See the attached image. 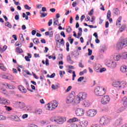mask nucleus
I'll list each match as a JSON object with an SVG mask.
<instances>
[{
	"label": "nucleus",
	"instance_id": "13",
	"mask_svg": "<svg viewBox=\"0 0 127 127\" xmlns=\"http://www.w3.org/2000/svg\"><path fill=\"white\" fill-rule=\"evenodd\" d=\"M78 95L81 100V101H84L86 100V98H87V93L85 92H80Z\"/></svg>",
	"mask_w": 127,
	"mask_h": 127
},
{
	"label": "nucleus",
	"instance_id": "21",
	"mask_svg": "<svg viewBox=\"0 0 127 127\" xmlns=\"http://www.w3.org/2000/svg\"><path fill=\"white\" fill-rule=\"evenodd\" d=\"M73 101L75 104H79V103H80V102H81L82 100L81 99L80 97H79V95H77V96H76L75 98H74Z\"/></svg>",
	"mask_w": 127,
	"mask_h": 127
},
{
	"label": "nucleus",
	"instance_id": "1",
	"mask_svg": "<svg viewBox=\"0 0 127 127\" xmlns=\"http://www.w3.org/2000/svg\"><path fill=\"white\" fill-rule=\"evenodd\" d=\"M94 93L96 96L101 97L106 94V89L102 86H97L94 89Z\"/></svg>",
	"mask_w": 127,
	"mask_h": 127
},
{
	"label": "nucleus",
	"instance_id": "12",
	"mask_svg": "<svg viewBox=\"0 0 127 127\" xmlns=\"http://www.w3.org/2000/svg\"><path fill=\"white\" fill-rule=\"evenodd\" d=\"M9 100L0 96V104L2 105H9Z\"/></svg>",
	"mask_w": 127,
	"mask_h": 127
},
{
	"label": "nucleus",
	"instance_id": "42",
	"mask_svg": "<svg viewBox=\"0 0 127 127\" xmlns=\"http://www.w3.org/2000/svg\"><path fill=\"white\" fill-rule=\"evenodd\" d=\"M66 32H67V33H70V32H72V28H71L70 26H68L66 29Z\"/></svg>",
	"mask_w": 127,
	"mask_h": 127
},
{
	"label": "nucleus",
	"instance_id": "44",
	"mask_svg": "<svg viewBox=\"0 0 127 127\" xmlns=\"http://www.w3.org/2000/svg\"><path fill=\"white\" fill-rule=\"evenodd\" d=\"M66 51H67V52H69V46H70V44H69L68 42H67L66 43Z\"/></svg>",
	"mask_w": 127,
	"mask_h": 127
},
{
	"label": "nucleus",
	"instance_id": "30",
	"mask_svg": "<svg viewBox=\"0 0 127 127\" xmlns=\"http://www.w3.org/2000/svg\"><path fill=\"white\" fill-rule=\"evenodd\" d=\"M0 70H2V71H6V68L4 67V65H3V64L0 63Z\"/></svg>",
	"mask_w": 127,
	"mask_h": 127
},
{
	"label": "nucleus",
	"instance_id": "15",
	"mask_svg": "<svg viewBox=\"0 0 127 127\" xmlns=\"http://www.w3.org/2000/svg\"><path fill=\"white\" fill-rule=\"evenodd\" d=\"M66 127H78V125H77V124L75 123L67 121Z\"/></svg>",
	"mask_w": 127,
	"mask_h": 127
},
{
	"label": "nucleus",
	"instance_id": "34",
	"mask_svg": "<svg viewBox=\"0 0 127 127\" xmlns=\"http://www.w3.org/2000/svg\"><path fill=\"white\" fill-rule=\"evenodd\" d=\"M6 48H7V46L4 45L3 46L2 49L0 48V52L1 53H3L5 50H6Z\"/></svg>",
	"mask_w": 127,
	"mask_h": 127
},
{
	"label": "nucleus",
	"instance_id": "57",
	"mask_svg": "<svg viewBox=\"0 0 127 127\" xmlns=\"http://www.w3.org/2000/svg\"><path fill=\"white\" fill-rule=\"evenodd\" d=\"M72 89V86H69L67 87V89L65 90V92H68Z\"/></svg>",
	"mask_w": 127,
	"mask_h": 127
},
{
	"label": "nucleus",
	"instance_id": "17",
	"mask_svg": "<svg viewBox=\"0 0 127 127\" xmlns=\"http://www.w3.org/2000/svg\"><path fill=\"white\" fill-rule=\"evenodd\" d=\"M127 87V83L126 81H121L120 82V87L122 89H126Z\"/></svg>",
	"mask_w": 127,
	"mask_h": 127
},
{
	"label": "nucleus",
	"instance_id": "50",
	"mask_svg": "<svg viewBox=\"0 0 127 127\" xmlns=\"http://www.w3.org/2000/svg\"><path fill=\"white\" fill-rule=\"evenodd\" d=\"M111 17V10H109L107 12V18Z\"/></svg>",
	"mask_w": 127,
	"mask_h": 127
},
{
	"label": "nucleus",
	"instance_id": "48",
	"mask_svg": "<svg viewBox=\"0 0 127 127\" xmlns=\"http://www.w3.org/2000/svg\"><path fill=\"white\" fill-rule=\"evenodd\" d=\"M53 33H54L53 31H52L49 32V37H50V38L53 37Z\"/></svg>",
	"mask_w": 127,
	"mask_h": 127
},
{
	"label": "nucleus",
	"instance_id": "10",
	"mask_svg": "<svg viewBox=\"0 0 127 127\" xmlns=\"http://www.w3.org/2000/svg\"><path fill=\"white\" fill-rule=\"evenodd\" d=\"M0 77H1L2 79H5L6 80H12V79H13L12 75L11 74L2 73L0 74Z\"/></svg>",
	"mask_w": 127,
	"mask_h": 127
},
{
	"label": "nucleus",
	"instance_id": "53",
	"mask_svg": "<svg viewBox=\"0 0 127 127\" xmlns=\"http://www.w3.org/2000/svg\"><path fill=\"white\" fill-rule=\"evenodd\" d=\"M47 9H46V7H42V10H40V11H42V12H44V11H47Z\"/></svg>",
	"mask_w": 127,
	"mask_h": 127
},
{
	"label": "nucleus",
	"instance_id": "19",
	"mask_svg": "<svg viewBox=\"0 0 127 127\" xmlns=\"http://www.w3.org/2000/svg\"><path fill=\"white\" fill-rule=\"evenodd\" d=\"M120 71H121V72L123 73H126V72H127V66L126 65L121 66Z\"/></svg>",
	"mask_w": 127,
	"mask_h": 127
},
{
	"label": "nucleus",
	"instance_id": "51",
	"mask_svg": "<svg viewBox=\"0 0 127 127\" xmlns=\"http://www.w3.org/2000/svg\"><path fill=\"white\" fill-rule=\"evenodd\" d=\"M94 13V9H91V11L88 13L89 15L90 16H91V15H93V14Z\"/></svg>",
	"mask_w": 127,
	"mask_h": 127
},
{
	"label": "nucleus",
	"instance_id": "25",
	"mask_svg": "<svg viewBox=\"0 0 127 127\" xmlns=\"http://www.w3.org/2000/svg\"><path fill=\"white\" fill-rule=\"evenodd\" d=\"M122 16H120L118 18V20L116 22V25H117V26H118L119 27H120V26H121V21L122 20Z\"/></svg>",
	"mask_w": 127,
	"mask_h": 127
},
{
	"label": "nucleus",
	"instance_id": "58",
	"mask_svg": "<svg viewBox=\"0 0 127 127\" xmlns=\"http://www.w3.org/2000/svg\"><path fill=\"white\" fill-rule=\"evenodd\" d=\"M28 117V115H27V114H24V115H22V118H23V119H26V118H27Z\"/></svg>",
	"mask_w": 127,
	"mask_h": 127
},
{
	"label": "nucleus",
	"instance_id": "55",
	"mask_svg": "<svg viewBox=\"0 0 127 127\" xmlns=\"http://www.w3.org/2000/svg\"><path fill=\"white\" fill-rule=\"evenodd\" d=\"M5 120V117L2 115H0V121Z\"/></svg>",
	"mask_w": 127,
	"mask_h": 127
},
{
	"label": "nucleus",
	"instance_id": "52",
	"mask_svg": "<svg viewBox=\"0 0 127 127\" xmlns=\"http://www.w3.org/2000/svg\"><path fill=\"white\" fill-rule=\"evenodd\" d=\"M88 56H91V55H92V50L88 49Z\"/></svg>",
	"mask_w": 127,
	"mask_h": 127
},
{
	"label": "nucleus",
	"instance_id": "28",
	"mask_svg": "<svg viewBox=\"0 0 127 127\" xmlns=\"http://www.w3.org/2000/svg\"><path fill=\"white\" fill-rule=\"evenodd\" d=\"M58 88H59V83H57L56 85L53 84L52 85V89H53V90H56L58 89Z\"/></svg>",
	"mask_w": 127,
	"mask_h": 127
},
{
	"label": "nucleus",
	"instance_id": "56",
	"mask_svg": "<svg viewBox=\"0 0 127 127\" xmlns=\"http://www.w3.org/2000/svg\"><path fill=\"white\" fill-rule=\"evenodd\" d=\"M46 66H49V60L48 59H46Z\"/></svg>",
	"mask_w": 127,
	"mask_h": 127
},
{
	"label": "nucleus",
	"instance_id": "41",
	"mask_svg": "<svg viewBox=\"0 0 127 127\" xmlns=\"http://www.w3.org/2000/svg\"><path fill=\"white\" fill-rule=\"evenodd\" d=\"M50 121H51V122H55V123H57V118L56 119L55 117H52L50 119Z\"/></svg>",
	"mask_w": 127,
	"mask_h": 127
},
{
	"label": "nucleus",
	"instance_id": "62",
	"mask_svg": "<svg viewBox=\"0 0 127 127\" xmlns=\"http://www.w3.org/2000/svg\"><path fill=\"white\" fill-rule=\"evenodd\" d=\"M15 20H19V15H16L15 16Z\"/></svg>",
	"mask_w": 127,
	"mask_h": 127
},
{
	"label": "nucleus",
	"instance_id": "5",
	"mask_svg": "<svg viewBox=\"0 0 127 127\" xmlns=\"http://www.w3.org/2000/svg\"><path fill=\"white\" fill-rule=\"evenodd\" d=\"M97 113L98 111L96 110L90 109L86 112V116L89 118H94L97 115Z\"/></svg>",
	"mask_w": 127,
	"mask_h": 127
},
{
	"label": "nucleus",
	"instance_id": "39",
	"mask_svg": "<svg viewBox=\"0 0 127 127\" xmlns=\"http://www.w3.org/2000/svg\"><path fill=\"white\" fill-rule=\"evenodd\" d=\"M114 59L116 61H119L121 59V56L120 55H116L114 58Z\"/></svg>",
	"mask_w": 127,
	"mask_h": 127
},
{
	"label": "nucleus",
	"instance_id": "47",
	"mask_svg": "<svg viewBox=\"0 0 127 127\" xmlns=\"http://www.w3.org/2000/svg\"><path fill=\"white\" fill-rule=\"evenodd\" d=\"M0 90L1 92L2 93H3V94H4V95H6V90L5 89L1 88Z\"/></svg>",
	"mask_w": 127,
	"mask_h": 127
},
{
	"label": "nucleus",
	"instance_id": "35",
	"mask_svg": "<svg viewBox=\"0 0 127 127\" xmlns=\"http://www.w3.org/2000/svg\"><path fill=\"white\" fill-rule=\"evenodd\" d=\"M40 14H41L40 17H45L48 14L47 13H43L42 11H40Z\"/></svg>",
	"mask_w": 127,
	"mask_h": 127
},
{
	"label": "nucleus",
	"instance_id": "64",
	"mask_svg": "<svg viewBox=\"0 0 127 127\" xmlns=\"http://www.w3.org/2000/svg\"><path fill=\"white\" fill-rule=\"evenodd\" d=\"M12 71H13V73L14 74H17V70H16V69L15 68H13L12 69Z\"/></svg>",
	"mask_w": 127,
	"mask_h": 127
},
{
	"label": "nucleus",
	"instance_id": "14",
	"mask_svg": "<svg viewBox=\"0 0 127 127\" xmlns=\"http://www.w3.org/2000/svg\"><path fill=\"white\" fill-rule=\"evenodd\" d=\"M10 118L15 122H20V119L16 115H11L10 116Z\"/></svg>",
	"mask_w": 127,
	"mask_h": 127
},
{
	"label": "nucleus",
	"instance_id": "18",
	"mask_svg": "<svg viewBox=\"0 0 127 127\" xmlns=\"http://www.w3.org/2000/svg\"><path fill=\"white\" fill-rule=\"evenodd\" d=\"M88 123L87 121H83L80 123L79 127H87L88 126Z\"/></svg>",
	"mask_w": 127,
	"mask_h": 127
},
{
	"label": "nucleus",
	"instance_id": "63",
	"mask_svg": "<svg viewBox=\"0 0 127 127\" xmlns=\"http://www.w3.org/2000/svg\"><path fill=\"white\" fill-rule=\"evenodd\" d=\"M127 97L125 96L123 98L122 101L123 102H124V103H125V102H127Z\"/></svg>",
	"mask_w": 127,
	"mask_h": 127
},
{
	"label": "nucleus",
	"instance_id": "2",
	"mask_svg": "<svg viewBox=\"0 0 127 127\" xmlns=\"http://www.w3.org/2000/svg\"><path fill=\"white\" fill-rule=\"evenodd\" d=\"M127 46V38L125 39L118 43L116 45V49L117 50H120V49H123L125 47Z\"/></svg>",
	"mask_w": 127,
	"mask_h": 127
},
{
	"label": "nucleus",
	"instance_id": "8",
	"mask_svg": "<svg viewBox=\"0 0 127 127\" xmlns=\"http://www.w3.org/2000/svg\"><path fill=\"white\" fill-rule=\"evenodd\" d=\"M16 104L19 106V108L24 109L23 110H24V111H28V108L27 107L26 105H25V103L22 102L16 101Z\"/></svg>",
	"mask_w": 127,
	"mask_h": 127
},
{
	"label": "nucleus",
	"instance_id": "23",
	"mask_svg": "<svg viewBox=\"0 0 127 127\" xmlns=\"http://www.w3.org/2000/svg\"><path fill=\"white\" fill-rule=\"evenodd\" d=\"M18 89L19 90V91H20L21 92H22V93H26V92H27V91L26 90V89H25V88H24V86H23L22 85L18 87Z\"/></svg>",
	"mask_w": 127,
	"mask_h": 127
},
{
	"label": "nucleus",
	"instance_id": "61",
	"mask_svg": "<svg viewBox=\"0 0 127 127\" xmlns=\"http://www.w3.org/2000/svg\"><path fill=\"white\" fill-rule=\"evenodd\" d=\"M61 36H63V37L65 38L66 37V36L65 35V33L64 31H62L61 33Z\"/></svg>",
	"mask_w": 127,
	"mask_h": 127
},
{
	"label": "nucleus",
	"instance_id": "29",
	"mask_svg": "<svg viewBox=\"0 0 127 127\" xmlns=\"http://www.w3.org/2000/svg\"><path fill=\"white\" fill-rule=\"evenodd\" d=\"M78 119L77 118H73L72 119H70L68 120V122H70L71 123H75L76 122H78Z\"/></svg>",
	"mask_w": 127,
	"mask_h": 127
},
{
	"label": "nucleus",
	"instance_id": "43",
	"mask_svg": "<svg viewBox=\"0 0 127 127\" xmlns=\"http://www.w3.org/2000/svg\"><path fill=\"white\" fill-rule=\"evenodd\" d=\"M19 37H20V40L22 42H23V41H24V38H23V35H22V34H21L19 35Z\"/></svg>",
	"mask_w": 127,
	"mask_h": 127
},
{
	"label": "nucleus",
	"instance_id": "22",
	"mask_svg": "<svg viewBox=\"0 0 127 127\" xmlns=\"http://www.w3.org/2000/svg\"><path fill=\"white\" fill-rule=\"evenodd\" d=\"M120 84H121V82L115 81L112 83V86H113V87H115L116 88H118V87L120 88Z\"/></svg>",
	"mask_w": 127,
	"mask_h": 127
},
{
	"label": "nucleus",
	"instance_id": "33",
	"mask_svg": "<svg viewBox=\"0 0 127 127\" xmlns=\"http://www.w3.org/2000/svg\"><path fill=\"white\" fill-rule=\"evenodd\" d=\"M16 51L17 53H23V50L18 47L16 48Z\"/></svg>",
	"mask_w": 127,
	"mask_h": 127
},
{
	"label": "nucleus",
	"instance_id": "59",
	"mask_svg": "<svg viewBox=\"0 0 127 127\" xmlns=\"http://www.w3.org/2000/svg\"><path fill=\"white\" fill-rule=\"evenodd\" d=\"M59 23V21H58V19H56L55 21L54 22V25H57Z\"/></svg>",
	"mask_w": 127,
	"mask_h": 127
},
{
	"label": "nucleus",
	"instance_id": "32",
	"mask_svg": "<svg viewBox=\"0 0 127 127\" xmlns=\"http://www.w3.org/2000/svg\"><path fill=\"white\" fill-rule=\"evenodd\" d=\"M125 28H127V25L124 24L122 25V27L120 28L119 29L120 32H123V31L125 30Z\"/></svg>",
	"mask_w": 127,
	"mask_h": 127
},
{
	"label": "nucleus",
	"instance_id": "49",
	"mask_svg": "<svg viewBox=\"0 0 127 127\" xmlns=\"http://www.w3.org/2000/svg\"><path fill=\"white\" fill-rule=\"evenodd\" d=\"M84 77L82 76V77H80L78 79H77V81L78 82H82V81H83V80H84Z\"/></svg>",
	"mask_w": 127,
	"mask_h": 127
},
{
	"label": "nucleus",
	"instance_id": "54",
	"mask_svg": "<svg viewBox=\"0 0 127 127\" xmlns=\"http://www.w3.org/2000/svg\"><path fill=\"white\" fill-rule=\"evenodd\" d=\"M48 24L49 26H51V25H52V19L49 20Z\"/></svg>",
	"mask_w": 127,
	"mask_h": 127
},
{
	"label": "nucleus",
	"instance_id": "60",
	"mask_svg": "<svg viewBox=\"0 0 127 127\" xmlns=\"http://www.w3.org/2000/svg\"><path fill=\"white\" fill-rule=\"evenodd\" d=\"M25 59L26 61H27L28 62H30V59H29V58L28 56H25Z\"/></svg>",
	"mask_w": 127,
	"mask_h": 127
},
{
	"label": "nucleus",
	"instance_id": "7",
	"mask_svg": "<svg viewBox=\"0 0 127 127\" xmlns=\"http://www.w3.org/2000/svg\"><path fill=\"white\" fill-rule=\"evenodd\" d=\"M101 103L102 105H107L110 103V97L109 95L104 96L101 100Z\"/></svg>",
	"mask_w": 127,
	"mask_h": 127
},
{
	"label": "nucleus",
	"instance_id": "11",
	"mask_svg": "<svg viewBox=\"0 0 127 127\" xmlns=\"http://www.w3.org/2000/svg\"><path fill=\"white\" fill-rule=\"evenodd\" d=\"M66 121V117H58L57 120V124L59 125H63Z\"/></svg>",
	"mask_w": 127,
	"mask_h": 127
},
{
	"label": "nucleus",
	"instance_id": "40",
	"mask_svg": "<svg viewBox=\"0 0 127 127\" xmlns=\"http://www.w3.org/2000/svg\"><path fill=\"white\" fill-rule=\"evenodd\" d=\"M122 58H123V59H127V52L124 53L122 54Z\"/></svg>",
	"mask_w": 127,
	"mask_h": 127
},
{
	"label": "nucleus",
	"instance_id": "24",
	"mask_svg": "<svg viewBox=\"0 0 127 127\" xmlns=\"http://www.w3.org/2000/svg\"><path fill=\"white\" fill-rule=\"evenodd\" d=\"M83 106H84L85 107H90V102L89 101H88L87 100H84L83 101V104H82Z\"/></svg>",
	"mask_w": 127,
	"mask_h": 127
},
{
	"label": "nucleus",
	"instance_id": "38",
	"mask_svg": "<svg viewBox=\"0 0 127 127\" xmlns=\"http://www.w3.org/2000/svg\"><path fill=\"white\" fill-rule=\"evenodd\" d=\"M33 41L35 43V44H38V43H40V42H39V40L37 38L34 39Z\"/></svg>",
	"mask_w": 127,
	"mask_h": 127
},
{
	"label": "nucleus",
	"instance_id": "27",
	"mask_svg": "<svg viewBox=\"0 0 127 127\" xmlns=\"http://www.w3.org/2000/svg\"><path fill=\"white\" fill-rule=\"evenodd\" d=\"M127 108V101L123 103V106L121 107V110L122 111H124V110H126Z\"/></svg>",
	"mask_w": 127,
	"mask_h": 127
},
{
	"label": "nucleus",
	"instance_id": "26",
	"mask_svg": "<svg viewBox=\"0 0 127 127\" xmlns=\"http://www.w3.org/2000/svg\"><path fill=\"white\" fill-rule=\"evenodd\" d=\"M113 11L116 15H119V14H120V10H119V8H114Z\"/></svg>",
	"mask_w": 127,
	"mask_h": 127
},
{
	"label": "nucleus",
	"instance_id": "16",
	"mask_svg": "<svg viewBox=\"0 0 127 127\" xmlns=\"http://www.w3.org/2000/svg\"><path fill=\"white\" fill-rule=\"evenodd\" d=\"M50 105L51 106L53 109H56L57 108L58 104H57V101L56 100H54L52 101Z\"/></svg>",
	"mask_w": 127,
	"mask_h": 127
},
{
	"label": "nucleus",
	"instance_id": "37",
	"mask_svg": "<svg viewBox=\"0 0 127 127\" xmlns=\"http://www.w3.org/2000/svg\"><path fill=\"white\" fill-rule=\"evenodd\" d=\"M35 113L37 115H41L42 114V110L41 109H37L35 111Z\"/></svg>",
	"mask_w": 127,
	"mask_h": 127
},
{
	"label": "nucleus",
	"instance_id": "31",
	"mask_svg": "<svg viewBox=\"0 0 127 127\" xmlns=\"http://www.w3.org/2000/svg\"><path fill=\"white\" fill-rule=\"evenodd\" d=\"M7 89H9L10 90H13L15 89V87L12 84H8Z\"/></svg>",
	"mask_w": 127,
	"mask_h": 127
},
{
	"label": "nucleus",
	"instance_id": "4",
	"mask_svg": "<svg viewBox=\"0 0 127 127\" xmlns=\"http://www.w3.org/2000/svg\"><path fill=\"white\" fill-rule=\"evenodd\" d=\"M75 99V92L74 91L71 92V93L68 95L66 98V104H71L72 103Z\"/></svg>",
	"mask_w": 127,
	"mask_h": 127
},
{
	"label": "nucleus",
	"instance_id": "6",
	"mask_svg": "<svg viewBox=\"0 0 127 127\" xmlns=\"http://www.w3.org/2000/svg\"><path fill=\"white\" fill-rule=\"evenodd\" d=\"M106 64L108 67H109V68H111V69H114L116 68V67H117V63L110 60H107Z\"/></svg>",
	"mask_w": 127,
	"mask_h": 127
},
{
	"label": "nucleus",
	"instance_id": "3",
	"mask_svg": "<svg viewBox=\"0 0 127 127\" xmlns=\"http://www.w3.org/2000/svg\"><path fill=\"white\" fill-rule=\"evenodd\" d=\"M110 121H111L110 118L102 117L100 119L99 124L101 126H107V125L110 123Z\"/></svg>",
	"mask_w": 127,
	"mask_h": 127
},
{
	"label": "nucleus",
	"instance_id": "20",
	"mask_svg": "<svg viewBox=\"0 0 127 127\" xmlns=\"http://www.w3.org/2000/svg\"><path fill=\"white\" fill-rule=\"evenodd\" d=\"M123 124V119L121 118L117 119L115 122L116 126H120V125H122Z\"/></svg>",
	"mask_w": 127,
	"mask_h": 127
},
{
	"label": "nucleus",
	"instance_id": "46",
	"mask_svg": "<svg viewBox=\"0 0 127 127\" xmlns=\"http://www.w3.org/2000/svg\"><path fill=\"white\" fill-rule=\"evenodd\" d=\"M24 7H25V9H28V10L31 9V7L28 6V5H27V4L25 5Z\"/></svg>",
	"mask_w": 127,
	"mask_h": 127
},
{
	"label": "nucleus",
	"instance_id": "36",
	"mask_svg": "<svg viewBox=\"0 0 127 127\" xmlns=\"http://www.w3.org/2000/svg\"><path fill=\"white\" fill-rule=\"evenodd\" d=\"M5 26H7L8 28H11L12 27V25L9 22H7L5 23Z\"/></svg>",
	"mask_w": 127,
	"mask_h": 127
},
{
	"label": "nucleus",
	"instance_id": "45",
	"mask_svg": "<svg viewBox=\"0 0 127 127\" xmlns=\"http://www.w3.org/2000/svg\"><path fill=\"white\" fill-rule=\"evenodd\" d=\"M6 108V111H7V112H9L10 111H11V110H12V108L10 107H8V106H5Z\"/></svg>",
	"mask_w": 127,
	"mask_h": 127
},
{
	"label": "nucleus",
	"instance_id": "9",
	"mask_svg": "<svg viewBox=\"0 0 127 127\" xmlns=\"http://www.w3.org/2000/svg\"><path fill=\"white\" fill-rule=\"evenodd\" d=\"M75 114L77 117H82L85 114V111L82 108H77L75 111Z\"/></svg>",
	"mask_w": 127,
	"mask_h": 127
}]
</instances>
